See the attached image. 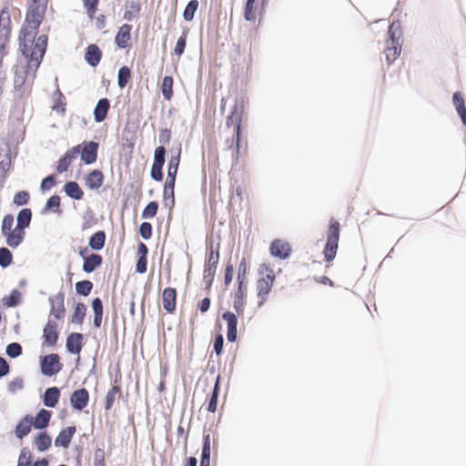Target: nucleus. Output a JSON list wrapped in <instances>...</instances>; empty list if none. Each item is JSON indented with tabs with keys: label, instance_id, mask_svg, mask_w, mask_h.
Masks as SVG:
<instances>
[{
	"label": "nucleus",
	"instance_id": "1",
	"mask_svg": "<svg viewBox=\"0 0 466 466\" xmlns=\"http://www.w3.org/2000/svg\"><path fill=\"white\" fill-rule=\"evenodd\" d=\"M36 31H28L22 27L18 41L19 49L23 56L31 59L32 65L35 66V70H37L45 56L48 38L46 35H41L34 41Z\"/></svg>",
	"mask_w": 466,
	"mask_h": 466
},
{
	"label": "nucleus",
	"instance_id": "2",
	"mask_svg": "<svg viewBox=\"0 0 466 466\" xmlns=\"http://www.w3.org/2000/svg\"><path fill=\"white\" fill-rule=\"evenodd\" d=\"M25 63H20L15 66L14 77L15 96L16 99H22L28 96L31 89L30 85L27 83L28 78L32 76V81L35 79L36 71L35 66L32 65L31 59L25 58Z\"/></svg>",
	"mask_w": 466,
	"mask_h": 466
},
{
	"label": "nucleus",
	"instance_id": "3",
	"mask_svg": "<svg viewBox=\"0 0 466 466\" xmlns=\"http://www.w3.org/2000/svg\"><path fill=\"white\" fill-rule=\"evenodd\" d=\"M402 31L400 21H393L388 29V39L384 50L388 65L393 64L400 55L402 47Z\"/></svg>",
	"mask_w": 466,
	"mask_h": 466
},
{
	"label": "nucleus",
	"instance_id": "4",
	"mask_svg": "<svg viewBox=\"0 0 466 466\" xmlns=\"http://www.w3.org/2000/svg\"><path fill=\"white\" fill-rule=\"evenodd\" d=\"M46 0H30L27 4L25 24L33 31L41 25L47 9Z\"/></svg>",
	"mask_w": 466,
	"mask_h": 466
},
{
	"label": "nucleus",
	"instance_id": "5",
	"mask_svg": "<svg viewBox=\"0 0 466 466\" xmlns=\"http://www.w3.org/2000/svg\"><path fill=\"white\" fill-rule=\"evenodd\" d=\"M244 106L242 103L236 102L231 107L229 115L226 119V126L230 127L234 126V133L236 136L237 152L239 150V142L241 137V121Z\"/></svg>",
	"mask_w": 466,
	"mask_h": 466
},
{
	"label": "nucleus",
	"instance_id": "6",
	"mask_svg": "<svg viewBox=\"0 0 466 466\" xmlns=\"http://www.w3.org/2000/svg\"><path fill=\"white\" fill-rule=\"evenodd\" d=\"M63 369L60 357L56 353H51L40 357V370L44 376L52 377L56 375Z\"/></svg>",
	"mask_w": 466,
	"mask_h": 466
},
{
	"label": "nucleus",
	"instance_id": "7",
	"mask_svg": "<svg viewBox=\"0 0 466 466\" xmlns=\"http://www.w3.org/2000/svg\"><path fill=\"white\" fill-rule=\"evenodd\" d=\"M11 148L8 144L0 145V188L5 186V180L8 177V172L11 169Z\"/></svg>",
	"mask_w": 466,
	"mask_h": 466
},
{
	"label": "nucleus",
	"instance_id": "8",
	"mask_svg": "<svg viewBox=\"0 0 466 466\" xmlns=\"http://www.w3.org/2000/svg\"><path fill=\"white\" fill-rule=\"evenodd\" d=\"M11 34V19L7 8H4L0 14V48L5 49Z\"/></svg>",
	"mask_w": 466,
	"mask_h": 466
},
{
	"label": "nucleus",
	"instance_id": "9",
	"mask_svg": "<svg viewBox=\"0 0 466 466\" xmlns=\"http://www.w3.org/2000/svg\"><path fill=\"white\" fill-rule=\"evenodd\" d=\"M80 147L81 160L86 165H91L97 159V151L99 144L96 141L84 142Z\"/></svg>",
	"mask_w": 466,
	"mask_h": 466
},
{
	"label": "nucleus",
	"instance_id": "10",
	"mask_svg": "<svg viewBox=\"0 0 466 466\" xmlns=\"http://www.w3.org/2000/svg\"><path fill=\"white\" fill-rule=\"evenodd\" d=\"M80 147L82 145H77L68 149L64 156L60 157L57 162L56 171L58 173L66 172L68 167H70L72 161L77 157L80 153Z\"/></svg>",
	"mask_w": 466,
	"mask_h": 466
},
{
	"label": "nucleus",
	"instance_id": "11",
	"mask_svg": "<svg viewBox=\"0 0 466 466\" xmlns=\"http://www.w3.org/2000/svg\"><path fill=\"white\" fill-rule=\"evenodd\" d=\"M57 324L49 319L43 329V344L47 347H55L58 340Z\"/></svg>",
	"mask_w": 466,
	"mask_h": 466
},
{
	"label": "nucleus",
	"instance_id": "12",
	"mask_svg": "<svg viewBox=\"0 0 466 466\" xmlns=\"http://www.w3.org/2000/svg\"><path fill=\"white\" fill-rule=\"evenodd\" d=\"M51 306L50 314H52L56 319L60 320L65 314V293L60 291L55 297L49 298Z\"/></svg>",
	"mask_w": 466,
	"mask_h": 466
},
{
	"label": "nucleus",
	"instance_id": "13",
	"mask_svg": "<svg viewBox=\"0 0 466 466\" xmlns=\"http://www.w3.org/2000/svg\"><path fill=\"white\" fill-rule=\"evenodd\" d=\"M269 251L271 256L280 259H286L290 256L291 248L288 242L274 239L269 246Z\"/></svg>",
	"mask_w": 466,
	"mask_h": 466
},
{
	"label": "nucleus",
	"instance_id": "14",
	"mask_svg": "<svg viewBox=\"0 0 466 466\" xmlns=\"http://www.w3.org/2000/svg\"><path fill=\"white\" fill-rule=\"evenodd\" d=\"M89 393L86 389L82 388L75 390L70 397V403L73 409L83 410L88 404Z\"/></svg>",
	"mask_w": 466,
	"mask_h": 466
},
{
	"label": "nucleus",
	"instance_id": "15",
	"mask_svg": "<svg viewBox=\"0 0 466 466\" xmlns=\"http://www.w3.org/2000/svg\"><path fill=\"white\" fill-rule=\"evenodd\" d=\"M222 319L228 324L227 339L229 342H235L238 337V318L231 311H225L222 314Z\"/></svg>",
	"mask_w": 466,
	"mask_h": 466
},
{
	"label": "nucleus",
	"instance_id": "16",
	"mask_svg": "<svg viewBox=\"0 0 466 466\" xmlns=\"http://www.w3.org/2000/svg\"><path fill=\"white\" fill-rule=\"evenodd\" d=\"M84 336L79 332L70 333L66 340V350L73 355H78L82 350Z\"/></svg>",
	"mask_w": 466,
	"mask_h": 466
},
{
	"label": "nucleus",
	"instance_id": "17",
	"mask_svg": "<svg viewBox=\"0 0 466 466\" xmlns=\"http://www.w3.org/2000/svg\"><path fill=\"white\" fill-rule=\"evenodd\" d=\"M76 431V428L75 426H68V427L61 430V431L58 433V435L55 439V446L62 447V448H68Z\"/></svg>",
	"mask_w": 466,
	"mask_h": 466
},
{
	"label": "nucleus",
	"instance_id": "18",
	"mask_svg": "<svg viewBox=\"0 0 466 466\" xmlns=\"http://www.w3.org/2000/svg\"><path fill=\"white\" fill-rule=\"evenodd\" d=\"M132 25L124 24L118 29V32L115 37V43L120 49H125L128 46V41L131 38Z\"/></svg>",
	"mask_w": 466,
	"mask_h": 466
},
{
	"label": "nucleus",
	"instance_id": "19",
	"mask_svg": "<svg viewBox=\"0 0 466 466\" xmlns=\"http://www.w3.org/2000/svg\"><path fill=\"white\" fill-rule=\"evenodd\" d=\"M32 427L33 416L27 414L16 424L15 429V437L19 440L24 439L30 433Z\"/></svg>",
	"mask_w": 466,
	"mask_h": 466
},
{
	"label": "nucleus",
	"instance_id": "20",
	"mask_svg": "<svg viewBox=\"0 0 466 466\" xmlns=\"http://www.w3.org/2000/svg\"><path fill=\"white\" fill-rule=\"evenodd\" d=\"M163 308L172 313L176 309L177 305V290L174 288H166L162 293Z\"/></svg>",
	"mask_w": 466,
	"mask_h": 466
},
{
	"label": "nucleus",
	"instance_id": "21",
	"mask_svg": "<svg viewBox=\"0 0 466 466\" xmlns=\"http://www.w3.org/2000/svg\"><path fill=\"white\" fill-rule=\"evenodd\" d=\"M110 108V101L108 98H101L96 103L94 109V119L96 123L103 122L108 114Z\"/></svg>",
	"mask_w": 466,
	"mask_h": 466
},
{
	"label": "nucleus",
	"instance_id": "22",
	"mask_svg": "<svg viewBox=\"0 0 466 466\" xmlns=\"http://www.w3.org/2000/svg\"><path fill=\"white\" fill-rule=\"evenodd\" d=\"M103 263V258L96 253H91L86 258H84L82 269L86 273H92Z\"/></svg>",
	"mask_w": 466,
	"mask_h": 466
},
{
	"label": "nucleus",
	"instance_id": "23",
	"mask_svg": "<svg viewBox=\"0 0 466 466\" xmlns=\"http://www.w3.org/2000/svg\"><path fill=\"white\" fill-rule=\"evenodd\" d=\"M102 58V52L96 44H91L86 48L85 59L90 66H96Z\"/></svg>",
	"mask_w": 466,
	"mask_h": 466
},
{
	"label": "nucleus",
	"instance_id": "24",
	"mask_svg": "<svg viewBox=\"0 0 466 466\" xmlns=\"http://www.w3.org/2000/svg\"><path fill=\"white\" fill-rule=\"evenodd\" d=\"M60 398L59 388L54 386L47 388L43 396V403L46 407L55 408Z\"/></svg>",
	"mask_w": 466,
	"mask_h": 466
},
{
	"label": "nucleus",
	"instance_id": "25",
	"mask_svg": "<svg viewBox=\"0 0 466 466\" xmlns=\"http://www.w3.org/2000/svg\"><path fill=\"white\" fill-rule=\"evenodd\" d=\"M104 182V175L98 169H94L86 177V185L92 190L98 189Z\"/></svg>",
	"mask_w": 466,
	"mask_h": 466
},
{
	"label": "nucleus",
	"instance_id": "26",
	"mask_svg": "<svg viewBox=\"0 0 466 466\" xmlns=\"http://www.w3.org/2000/svg\"><path fill=\"white\" fill-rule=\"evenodd\" d=\"M51 416H52L51 411H49L46 409H41L36 413L35 420L33 419L34 428L37 429V430L46 429L49 425Z\"/></svg>",
	"mask_w": 466,
	"mask_h": 466
},
{
	"label": "nucleus",
	"instance_id": "27",
	"mask_svg": "<svg viewBox=\"0 0 466 466\" xmlns=\"http://www.w3.org/2000/svg\"><path fill=\"white\" fill-rule=\"evenodd\" d=\"M64 192L74 200H80L84 197V191L76 181H67L64 185Z\"/></svg>",
	"mask_w": 466,
	"mask_h": 466
},
{
	"label": "nucleus",
	"instance_id": "28",
	"mask_svg": "<svg viewBox=\"0 0 466 466\" xmlns=\"http://www.w3.org/2000/svg\"><path fill=\"white\" fill-rule=\"evenodd\" d=\"M106 235L104 230L95 232L88 240V247L95 251L103 249L106 243Z\"/></svg>",
	"mask_w": 466,
	"mask_h": 466
},
{
	"label": "nucleus",
	"instance_id": "29",
	"mask_svg": "<svg viewBox=\"0 0 466 466\" xmlns=\"http://www.w3.org/2000/svg\"><path fill=\"white\" fill-rule=\"evenodd\" d=\"M220 381H221V376L218 375L216 378V381H215V384L213 387L212 393L208 399V408H207L208 412L214 413L217 410L218 399V395H219V391H220Z\"/></svg>",
	"mask_w": 466,
	"mask_h": 466
},
{
	"label": "nucleus",
	"instance_id": "30",
	"mask_svg": "<svg viewBox=\"0 0 466 466\" xmlns=\"http://www.w3.org/2000/svg\"><path fill=\"white\" fill-rule=\"evenodd\" d=\"M219 261V243L216 246L211 242L209 246L207 248V258L206 263L207 266L217 267Z\"/></svg>",
	"mask_w": 466,
	"mask_h": 466
},
{
	"label": "nucleus",
	"instance_id": "31",
	"mask_svg": "<svg viewBox=\"0 0 466 466\" xmlns=\"http://www.w3.org/2000/svg\"><path fill=\"white\" fill-rule=\"evenodd\" d=\"M170 158L168 161V168L167 172H171V175L177 176L179 163H180V155H181V145L179 144L177 148L170 149Z\"/></svg>",
	"mask_w": 466,
	"mask_h": 466
},
{
	"label": "nucleus",
	"instance_id": "32",
	"mask_svg": "<svg viewBox=\"0 0 466 466\" xmlns=\"http://www.w3.org/2000/svg\"><path fill=\"white\" fill-rule=\"evenodd\" d=\"M247 291L246 285H238V289L235 294L233 307L237 311L238 315L243 314L244 311V297Z\"/></svg>",
	"mask_w": 466,
	"mask_h": 466
},
{
	"label": "nucleus",
	"instance_id": "33",
	"mask_svg": "<svg viewBox=\"0 0 466 466\" xmlns=\"http://www.w3.org/2000/svg\"><path fill=\"white\" fill-rule=\"evenodd\" d=\"M61 198L58 195L51 196L46 202L45 207L41 210V214L45 215L48 212H54L61 214L62 210L60 209Z\"/></svg>",
	"mask_w": 466,
	"mask_h": 466
},
{
	"label": "nucleus",
	"instance_id": "34",
	"mask_svg": "<svg viewBox=\"0 0 466 466\" xmlns=\"http://www.w3.org/2000/svg\"><path fill=\"white\" fill-rule=\"evenodd\" d=\"M92 309L94 311V327L100 328L103 320V302L100 298H95L92 300Z\"/></svg>",
	"mask_w": 466,
	"mask_h": 466
},
{
	"label": "nucleus",
	"instance_id": "35",
	"mask_svg": "<svg viewBox=\"0 0 466 466\" xmlns=\"http://www.w3.org/2000/svg\"><path fill=\"white\" fill-rule=\"evenodd\" d=\"M35 444L40 452L47 451L51 444V436L46 431H40L35 438Z\"/></svg>",
	"mask_w": 466,
	"mask_h": 466
},
{
	"label": "nucleus",
	"instance_id": "36",
	"mask_svg": "<svg viewBox=\"0 0 466 466\" xmlns=\"http://www.w3.org/2000/svg\"><path fill=\"white\" fill-rule=\"evenodd\" d=\"M272 285L268 283V281H264V279H259L257 282V290L258 297L259 301L258 303V307H261L265 301L267 300L268 295L270 292Z\"/></svg>",
	"mask_w": 466,
	"mask_h": 466
},
{
	"label": "nucleus",
	"instance_id": "37",
	"mask_svg": "<svg viewBox=\"0 0 466 466\" xmlns=\"http://www.w3.org/2000/svg\"><path fill=\"white\" fill-rule=\"evenodd\" d=\"M86 314V306L78 302L74 307V312L70 318V322L76 325H82Z\"/></svg>",
	"mask_w": 466,
	"mask_h": 466
},
{
	"label": "nucleus",
	"instance_id": "38",
	"mask_svg": "<svg viewBox=\"0 0 466 466\" xmlns=\"http://www.w3.org/2000/svg\"><path fill=\"white\" fill-rule=\"evenodd\" d=\"M210 435L208 433L204 434L200 456V464H207V466H210Z\"/></svg>",
	"mask_w": 466,
	"mask_h": 466
},
{
	"label": "nucleus",
	"instance_id": "39",
	"mask_svg": "<svg viewBox=\"0 0 466 466\" xmlns=\"http://www.w3.org/2000/svg\"><path fill=\"white\" fill-rule=\"evenodd\" d=\"M3 304L7 308H15L22 303V293L18 289H13L8 296L2 299Z\"/></svg>",
	"mask_w": 466,
	"mask_h": 466
},
{
	"label": "nucleus",
	"instance_id": "40",
	"mask_svg": "<svg viewBox=\"0 0 466 466\" xmlns=\"http://www.w3.org/2000/svg\"><path fill=\"white\" fill-rule=\"evenodd\" d=\"M173 77L170 76H164L161 85V92L166 100H170L173 96Z\"/></svg>",
	"mask_w": 466,
	"mask_h": 466
},
{
	"label": "nucleus",
	"instance_id": "41",
	"mask_svg": "<svg viewBox=\"0 0 466 466\" xmlns=\"http://www.w3.org/2000/svg\"><path fill=\"white\" fill-rule=\"evenodd\" d=\"M32 220V210L28 208L21 209L16 217V224L25 228L30 226Z\"/></svg>",
	"mask_w": 466,
	"mask_h": 466
},
{
	"label": "nucleus",
	"instance_id": "42",
	"mask_svg": "<svg viewBox=\"0 0 466 466\" xmlns=\"http://www.w3.org/2000/svg\"><path fill=\"white\" fill-rule=\"evenodd\" d=\"M131 78V70L128 66H123L117 73V85L120 88L126 87Z\"/></svg>",
	"mask_w": 466,
	"mask_h": 466
},
{
	"label": "nucleus",
	"instance_id": "43",
	"mask_svg": "<svg viewBox=\"0 0 466 466\" xmlns=\"http://www.w3.org/2000/svg\"><path fill=\"white\" fill-rule=\"evenodd\" d=\"M199 3L198 0H190L184 12H183V18L187 22H190L194 19L195 14L198 8Z\"/></svg>",
	"mask_w": 466,
	"mask_h": 466
},
{
	"label": "nucleus",
	"instance_id": "44",
	"mask_svg": "<svg viewBox=\"0 0 466 466\" xmlns=\"http://www.w3.org/2000/svg\"><path fill=\"white\" fill-rule=\"evenodd\" d=\"M94 285L90 280H80L76 283V291L78 295L87 297L93 289Z\"/></svg>",
	"mask_w": 466,
	"mask_h": 466
},
{
	"label": "nucleus",
	"instance_id": "45",
	"mask_svg": "<svg viewBox=\"0 0 466 466\" xmlns=\"http://www.w3.org/2000/svg\"><path fill=\"white\" fill-rule=\"evenodd\" d=\"M339 223L331 219L328 230L327 241L339 243Z\"/></svg>",
	"mask_w": 466,
	"mask_h": 466
},
{
	"label": "nucleus",
	"instance_id": "46",
	"mask_svg": "<svg viewBox=\"0 0 466 466\" xmlns=\"http://www.w3.org/2000/svg\"><path fill=\"white\" fill-rule=\"evenodd\" d=\"M54 97H56V104L53 106V109L57 113L64 114L66 111V97L60 91L58 87H56Z\"/></svg>",
	"mask_w": 466,
	"mask_h": 466
},
{
	"label": "nucleus",
	"instance_id": "47",
	"mask_svg": "<svg viewBox=\"0 0 466 466\" xmlns=\"http://www.w3.org/2000/svg\"><path fill=\"white\" fill-rule=\"evenodd\" d=\"M338 245H339V243H336V242L326 241L323 253H324L325 260L327 262H330L335 258L337 249H338Z\"/></svg>",
	"mask_w": 466,
	"mask_h": 466
},
{
	"label": "nucleus",
	"instance_id": "48",
	"mask_svg": "<svg viewBox=\"0 0 466 466\" xmlns=\"http://www.w3.org/2000/svg\"><path fill=\"white\" fill-rule=\"evenodd\" d=\"M167 149L164 146H158L154 151L153 166L162 167L166 161Z\"/></svg>",
	"mask_w": 466,
	"mask_h": 466
},
{
	"label": "nucleus",
	"instance_id": "49",
	"mask_svg": "<svg viewBox=\"0 0 466 466\" xmlns=\"http://www.w3.org/2000/svg\"><path fill=\"white\" fill-rule=\"evenodd\" d=\"M121 389L119 386H113L106 395L105 410H110L116 400V395L120 393Z\"/></svg>",
	"mask_w": 466,
	"mask_h": 466
},
{
	"label": "nucleus",
	"instance_id": "50",
	"mask_svg": "<svg viewBox=\"0 0 466 466\" xmlns=\"http://www.w3.org/2000/svg\"><path fill=\"white\" fill-rule=\"evenodd\" d=\"M13 262V254L7 248H0V267L5 268Z\"/></svg>",
	"mask_w": 466,
	"mask_h": 466
},
{
	"label": "nucleus",
	"instance_id": "51",
	"mask_svg": "<svg viewBox=\"0 0 466 466\" xmlns=\"http://www.w3.org/2000/svg\"><path fill=\"white\" fill-rule=\"evenodd\" d=\"M187 34H188V31L184 30L182 35L178 37V39L177 41V44H176V46L174 49V53L177 56H182L185 52L186 46H187Z\"/></svg>",
	"mask_w": 466,
	"mask_h": 466
},
{
	"label": "nucleus",
	"instance_id": "52",
	"mask_svg": "<svg viewBox=\"0 0 466 466\" xmlns=\"http://www.w3.org/2000/svg\"><path fill=\"white\" fill-rule=\"evenodd\" d=\"M5 353L11 359L18 358L23 353L22 346L18 342L9 343L5 348Z\"/></svg>",
	"mask_w": 466,
	"mask_h": 466
},
{
	"label": "nucleus",
	"instance_id": "53",
	"mask_svg": "<svg viewBox=\"0 0 466 466\" xmlns=\"http://www.w3.org/2000/svg\"><path fill=\"white\" fill-rule=\"evenodd\" d=\"M30 200V194L26 190H20L16 192L13 198V203L15 206H25L27 205Z\"/></svg>",
	"mask_w": 466,
	"mask_h": 466
},
{
	"label": "nucleus",
	"instance_id": "54",
	"mask_svg": "<svg viewBox=\"0 0 466 466\" xmlns=\"http://www.w3.org/2000/svg\"><path fill=\"white\" fill-rule=\"evenodd\" d=\"M158 210V203L157 201H150L142 211L143 218H154Z\"/></svg>",
	"mask_w": 466,
	"mask_h": 466
},
{
	"label": "nucleus",
	"instance_id": "55",
	"mask_svg": "<svg viewBox=\"0 0 466 466\" xmlns=\"http://www.w3.org/2000/svg\"><path fill=\"white\" fill-rule=\"evenodd\" d=\"M3 236L5 237L6 238V244L12 248H18L20 244L23 242L21 239H19L16 233H15L13 229Z\"/></svg>",
	"mask_w": 466,
	"mask_h": 466
},
{
	"label": "nucleus",
	"instance_id": "56",
	"mask_svg": "<svg viewBox=\"0 0 466 466\" xmlns=\"http://www.w3.org/2000/svg\"><path fill=\"white\" fill-rule=\"evenodd\" d=\"M99 0H83L84 7L89 18L93 19L97 10Z\"/></svg>",
	"mask_w": 466,
	"mask_h": 466
},
{
	"label": "nucleus",
	"instance_id": "57",
	"mask_svg": "<svg viewBox=\"0 0 466 466\" xmlns=\"http://www.w3.org/2000/svg\"><path fill=\"white\" fill-rule=\"evenodd\" d=\"M56 184V175H48L45 178L42 179L40 184V189L45 192L50 190Z\"/></svg>",
	"mask_w": 466,
	"mask_h": 466
},
{
	"label": "nucleus",
	"instance_id": "58",
	"mask_svg": "<svg viewBox=\"0 0 466 466\" xmlns=\"http://www.w3.org/2000/svg\"><path fill=\"white\" fill-rule=\"evenodd\" d=\"M17 466H32V457L26 448L21 450Z\"/></svg>",
	"mask_w": 466,
	"mask_h": 466
},
{
	"label": "nucleus",
	"instance_id": "59",
	"mask_svg": "<svg viewBox=\"0 0 466 466\" xmlns=\"http://www.w3.org/2000/svg\"><path fill=\"white\" fill-rule=\"evenodd\" d=\"M24 388V380L21 377H16L11 380L7 385V390L11 394H15L17 390Z\"/></svg>",
	"mask_w": 466,
	"mask_h": 466
},
{
	"label": "nucleus",
	"instance_id": "60",
	"mask_svg": "<svg viewBox=\"0 0 466 466\" xmlns=\"http://www.w3.org/2000/svg\"><path fill=\"white\" fill-rule=\"evenodd\" d=\"M246 273H247V263H246V259L243 258L238 265V277H237L238 285H240V283L242 285H245Z\"/></svg>",
	"mask_w": 466,
	"mask_h": 466
},
{
	"label": "nucleus",
	"instance_id": "61",
	"mask_svg": "<svg viewBox=\"0 0 466 466\" xmlns=\"http://www.w3.org/2000/svg\"><path fill=\"white\" fill-rule=\"evenodd\" d=\"M139 234L145 240L152 237V225L149 222H142L139 226Z\"/></svg>",
	"mask_w": 466,
	"mask_h": 466
},
{
	"label": "nucleus",
	"instance_id": "62",
	"mask_svg": "<svg viewBox=\"0 0 466 466\" xmlns=\"http://www.w3.org/2000/svg\"><path fill=\"white\" fill-rule=\"evenodd\" d=\"M14 223V217L11 214H7L3 218L2 225H1V233L5 235L8 231L12 230V226Z\"/></svg>",
	"mask_w": 466,
	"mask_h": 466
},
{
	"label": "nucleus",
	"instance_id": "63",
	"mask_svg": "<svg viewBox=\"0 0 466 466\" xmlns=\"http://www.w3.org/2000/svg\"><path fill=\"white\" fill-rule=\"evenodd\" d=\"M94 220V212L92 209L87 208L84 215V222L82 223V230H86L91 228L92 221Z\"/></svg>",
	"mask_w": 466,
	"mask_h": 466
},
{
	"label": "nucleus",
	"instance_id": "64",
	"mask_svg": "<svg viewBox=\"0 0 466 466\" xmlns=\"http://www.w3.org/2000/svg\"><path fill=\"white\" fill-rule=\"evenodd\" d=\"M150 176L155 181L160 182L163 180V167L157 166H151Z\"/></svg>",
	"mask_w": 466,
	"mask_h": 466
}]
</instances>
